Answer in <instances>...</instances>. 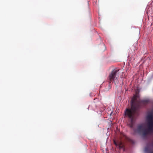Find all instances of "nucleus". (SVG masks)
Wrapping results in <instances>:
<instances>
[{"label":"nucleus","mask_w":153,"mask_h":153,"mask_svg":"<svg viewBox=\"0 0 153 153\" xmlns=\"http://www.w3.org/2000/svg\"><path fill=\"white\" fill-rule=\"evenodd\" d=\"M138 105L137 104H132L130 109H126L125 112L126 115L130 119V123L129 124V127L132 128L133 127L135 119V114L136 113Z\"/></svg>","instance_id":"obj_1"},{"label":"nucleus","mask_w":153,"mask_h":153,"mask_svg":"<svg viewBox=\"0 0 153 153\" xmlns=\"http://www.w3.org/2000/svg\"><path fill=\"white\" fill-rule=\"evenodd\" d=\"M120 70L117 69H115L113 70L109 74L108 78L110 83L111 82H113L116 85L119 82L118 78L119 77Z\"/></svg>","instance_id":"obj_2"},{"label":"nucleus","mask_w":153,"mask_h":153,"mask_svg":"<svg viewBox=\"0 0 153 153\" xmlns=\"http://www.w3.org/2000/svg\"><path fill=\"white\" fill-rule=\"evenodd\" d=\"M134 133L142 134L144 137L148 135V131L143 124H139L137 126V129L134 130Z\"/></svg>","instance_id":"obj_3"},{"label":"nucleus","mask_w":153,"mask_h":153,"mask_svg":"<svg viewBox=\"0 0 153 153\" xmlns=\"http://www.w3.org/2000/svg\"><path fill=\"white\" fill-rule=\"evenodd\" d=\"M136 96H135L134 98L132 99L131 102V106L132 104H137L138 105V107L137 109V110L139 108L140 104H143L144 105H146L148 104L149 102V100L147 99H145L140 100L138 102H137L136 101Z\"/></svg>","instance_id":"obj_4"},{"label":"nucleus","mask_w":153,"mask_h":153,"mask_svg":"<svg viewBox=\"0 0 153 153\" xmlns=\"http://www.w3.org/2000/svg\"><path fill=\"white\" fill-rule=\"evenodd\" d=\"M147 131L148 132V134L153 131V121H150L148 122V128Z\"/></svg>","instance_id":"obj_5"},{"label":"nucleus","mask_w":153,"mask_h":153,"mask_svg":"<svg viewBox=\"0 0 153 153\" xmlns=\"http://www.w3.org/2000/svg\"><path fill=\"white\" fill-rule=\"evenodd\" d=\"M114 143L116 146H118L120 149H122L124 147L123 144L120 141H118L117 142H116L114 140Z\"/></svg>","instance_id":"obj_6"},{"label":"nucleus","mask_w":153,"mask_h":153,"mask_svg":"<svg viewBox=\"0 0 153 153\" xmlns=\"http://www.w3.org/2000/svg\"><path fill=\"white\" fill-rule=\"evenodd\" d=\"M148 118L149 119V121H153L152 119H153V116L152 115H149L148 117Z\"/></svg>","instance_id":"obj_7"},{"label":"nucleus","mask_w":153,"mask_h":153,"mask_svg":"<svg viewBox=\"0 0 153 153\" xmlns=\"http://www.w3.org/2000/svg\"><path fill=\"white\" fill-rule=\"evenodd\" d=\"M109 83V84L108 85V87L107 88H106V90L108 91L109 89H110L111 88V86L110 85V83Z\"/></svg>","instance_id":"obj_8"},{"label":"nucleus","mask_w":153,"mask_h":153,"mask_svg":"<svg viewBox=\"0 0 153 153\" xmlns=\"http://www.w3.org/2000/svg\"><path fill=\"white\" fill-rule=\"evenodd\" d=\"M149 153H153V152H150Z\"/></svg>","instance_id":"obj_9"}]
</instances>
